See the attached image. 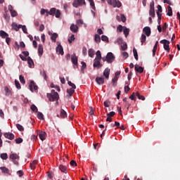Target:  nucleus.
Listing matches in <instances>:
<instances>
[{
  "mask_svg": "<svg viewBox=\"0 0 180 180\" xmlns=\"http://www.w3.org/2000/svg\"><path fill=\"white\" fill-rule=\"evenodd\" d=\"M46 136H47V134H46V132H44V131H41L39 134V139L42 141L46 140Z\"/></svg>",
  "mask_w": 180,
  "mask_h": 180,
  "instance_id": "412c9836",
  "label": "nucleus"
},
{
  "mask_svg": "<svg viewBox=\"0 0 180 180\" xmlns=\"http://www.w3.org/2000/svg\"><path fill=\"white\" fill-rule=\"evenodd\" d=\"M19 79H20V82H21V84H26V82L25 81V77L22 75H20L19 77Z\"/></svg>",
  "mask_w": 180,
  "mask_h": 180,
  "instance_id": "09e8293b",
  "label": "nucleus"
},
{
  "mask_svg": "<svg viewBox=\"0 0 180 180\" xmlns=\"http://www.w3.org/2000/svg\"><path fill=\"white\" fill-rule=\"evenodd\" d=\"M57 37H58V34H57V33H53L51 37V39L52 41H54V43H56V41H57Z\"/></svg>",
  "mask_w": 180,
  "mask_h": 180,
  "instance_id": "c756f323",
  "label": "nucleus"
},
{
  "mask_svg": "<svg viewBox=\"0 0 180 180\" xmlns=\"http://www.w3.org/2000/svg\"><path fill=\"white\" fill-rule=\"evenodd\" d=\"M94 41L96 43H101V36H99L98 34H96L94 36Z\"/></svg>",
  "mask_w": 180,
  "mask_h": 180,
  "instance_id": "473e14b6",
  "label": "nucleus"
},
{
  "mask_svg": "<svg viewBox=\"0 0 180 180\" xmlns=\"http://www.w3.org/2000/svg\"><path fill=\"white\" fill-rule=\"evenodd\" d=\"M101 40L103 41H109V38H108L105 35H102Z\"/></svg>",
  "mask_w": 180,
  "mask_h": 180,
  "instance_id": "6e6d98bb",
  "label": "nucleus"
},
{
  "mask_svg": "<svg viewBox=\"0 0 180 180\" xmlns=\"http://www.w3.org/2000/svg\"><path fill=\"white\" fill-rule=\"evenodd\" d=\"M27 63L29 65L30 68H32V65L34 64V63L33 62V60L32 59V58H30V56H28V58H27Z\"/></svg>",
  "mask_w": 180,
  "mask_h": 180,
  "instance_id": "393cba45",
  "label": "nucleus"
},
{
  "mask_svg": "<svg viewBox=\"0 0 180 180\" xmlns=\"http://www.w3.org/2000/svg\"><path fill=\"white\" fill-rule=\"evenodd\" d=\"M15 85L18 89H20L22 88L20 86V83L17 79L15 80Z\"/></svg>",
  "mask_w": 180,
  "mask_h": 180,
  "instance_id": "49530a36",
  "label": "nucleus"
},
{
  "mask_svg": "<svg viewBox=\"0 0 180 180\" xmlns=\"http://www.w3.org/2000/svg\"><path fill=\"white\" fill-rule=\"evenodd\" d=\"M67 92L70 95V96H72L74 92H75V90H74V89H68Z\"/></svg>",
  "mask_w": 180,
  "mask_h": 180,
  "instance_id": "4c0bfd02",
  "label": "nucleus"
},
{
  "mask_svg": "<svg viewBox=\"0 0 180 180\" xmlns=\"http://www.w3.org/2000/svg\"><path fill=\"white\" fill-rule=\"evenodd\" d=\"M56 11L57 9H56V8H51L49 11V15H51V16H54L56 15Z\"/></svg>",
  "mask_w": 180,
  "mask_h": 180,
  "instance_id": "c9c22d12",
  "label": "nucleus"
},
{
  "mask_svg": "<svg viewBox=\"0 0 180 180\" xmlns=\"http://www.w3.org/2000/svg\"><path fill=\"white\" fill-rule=\"evenodd\" d=\"M10 13H11L12 18H15V17L18 16V12H16V11H15V10L10 11Z\"/></svg>",
  "mask_w": 180,
  "mask_h": 180,
  "instance_id": "a18cd8bd",
  "label": "nucleus"
},
{
  "mask_svg": "<svg viewBox=\"0 0 180 180\" xmlns=\"http://www.w3.org/2000/svg\"><path fill=\"white\" fill-rule=\"evenodd\" d=\"M115 56H113V53L112 52H109L107 53L106 56V61L108 63V64H112V61H115Z\"/></svg>",
  "mask_w": 180,
  "mask_h": 180,
  "instance_id": "0eeeda50",
  "label": "nucleus"
},
{
  "mask_svg": "<svg viewBox=\"0 0 180 180\" xmlns=\"http://www.w3.org/2000/svg\"><path fill=\"white\" fill-rule=\"evenodd\" d=\"M4 137L8 139V140H13L15 139V135L11 132L4 133Z\"/></svg>",
  "mask_w": 180,
  "mask_h": 180,
  "instance_id": "4468645a",
  "label": "nucleus"
},
{
  "mask_svg": "<svg viewBox=\"0 0 180 180\" xmlns=\"http://www.w3.org/2000/svg\"><path fill=\"white\" fill-rule=\"evenodd\" d=\"M0 169L4 174H9V169L5 167H0Z\"/></svg>",
  "mask_w": 180,
  "mask_h": 180,
  "instance_id": "2f4dec72",
  "label": "nucleus"
},
{
  "mask_svg": "<svg viewBox=\"0 0 180 180\" xmlns=\"http://www.w3.org/2000/svg\"><path fill=\"white\" fill-rule=\"evenodd\" d=\"M56 53L60 54V56H64V49H63V46H61V44L58 45L56 47Z\"/></svg>",
  "mask_w": 180,
  "mask_h": 180,
  "instance_id": "ddd939ff",
  "label": "nucleus"
},
{
  "mask_svg": "<svg viewBox=\"0 0 180 180\" xmlns=\"http://www.w3.org/2000/svg\"><path fill=\"white\" fill-rule=\"evenodd\" d=\"M96 82H97L98 85H103L105 84V78L97 77L96 78Z\"/></svg>",
  "mask_w": 180,
  "mask_h": 180,
  "instance_id": "2eb2a0df",
  "label": "nucleus"
},
{
  "mask_svg": "<svg viewBox=\"0 0 180 180\" xmlns=\"http://www.w3.org/2000/svg\"><path fill=\"white\" fill-rule=\"evenodd\" d=\"M31 110H32V112H37L38 109L36 105H34V104H32L30 107Z\"/></svg>",
  "mask_w": 180,
  "mask_h": 180,
  "instance_id": "de8ad7c7",
  "label": "nucleus"
},
{
  "mask_svg": "<svg viewBox=\"0 0 180 180\" xmlns=\"http://www.w3.org/2000/svg\"><path fill=\"white\" fill-rule=\"evenodd\" d=\"M55 16L56 18H60V16H61V11H60V10H56Z\"/></svg>",
  "mask_w": 180,
  "mask_h": 180,
  "instance_id": "603ef678",
  "label": "nucleus"
},
{
  "mask_svg": "<svg viewBox=\"0 0 180 180\" xmlns=\"http://www.w3.org/2000/svg\"><path fill=\"white\" fill-rule=\"evenodd\" d=\"M93 67L94 68H102L103 65L101 63V59H94Z\"/></svg>",
  "mask_w": 180,
  "mask_h": 180,
  "instance_id": "6e6552de",
  "label": "nucleus"
},
{
  "mask_svg": "<svg viewBox=\"0 0 180 180\" xmlns=\"http://www.w3.org/2000/svg\"><path fill=\"white\" fill-rule=\"evenodd\" d=\"M129 99H131V101H136V94L132 93V94L129 96Z\"/></svg>",
  "mask_w": 180,
  "mask_h": 180,
  "instance_id": "4d7b16f0",
  "label": "nucleus"
},
{
  "mask_svg": "<svg viewBox=\"0 0 180 180\" xmlns=\"http://www.w3.org/2000/svg\"><path fill=\"white\" fill-rule=\"evenodd\" d=\"M110 75V69L109 68H105L103 72V76L106 79H109V75Z\"/></svg>",
  "mask_w": 180,
  "mask_h": 180,
  "instance_id": "f3484780",
  "label": "nucleus"
},
{
  "mask_svg": "<svg viewBox=\"0 0 180 180\" xmlns=\"http://www.w3.org/2000/svg\"><path fill=\"white\" fill-rule=\"evenodd\" d=\"M122 41H123V39H122V38H118V39H117V41H116V43H117V44H122Z\"/></svg>",
  "mask_w": 180,
  "mask_h": 180,
  "instance_id": "338daca9",
  "label": "nucleus"
},
{
  "mask_svg": "<svg viewBox=\"0 0 180 180\" xmlns=\"http://www.w3.org/2000/svg\"><path fill=\"white\" fill-rule=\"evenodd\" d=\"M78 25H75V24H72L70 26V30L72 33H77L78 32Z\"/></svg>",
  "mask_w": 180,
  "mask_h": 180,
  "instance_id": "aec40b11",
  "label": "nucleus"
},
{
  "mask_svg": "<svg viewBox=\"0 0 180 180\" xmlns=\"http://www.w3.org/2000/svg\"><path fill=\"white\" fill-rule=\"evenodd\" d=\"M58 168H59L60 171H61V172H64V174H67V166L60 165Z\"/></svg>",
  "mask_w": 180,
  "mask_h": 180,
  "instance_id": "4be33fe9",
  "label": "nucleus"
},
{
  "mask_svg": "<svg viewBox=\"0 0 180 180\" xmlns=\"http://www.w3.org/2000/svg\"><path fill=\"white\" fill-rule=\"evenodd\" d=\"M0 157L1 160H8V153H1Z\"/></svg>",
  "mask_w": 180,
  "mask_h": 180,
  "instance_id": "79ce46f5",
  "label": "nucleus"
},
{
  "mask_svg": "<svg viewBox=\"0 0 180 180\" xmlns=\"http://www.w3.org/2000/svg\"><path fill=\"white\" fill-rule=\"evenodd\" d=\"M115 115L116 112H115V111H112L107 114V117H113V116H115Z\"/></svg>",
  "mask_w": 180,
  "mask_h": 180,
  "instance_id": "3c124183",
  "label": "nucleus"
},
{
  "mask_svg": "<svg viewBox=\"0 0 180 180\" xmlns=\"http://www.w3.org/2000/svg\"><path fill=\"white\" fill-rule=\"evenodd\" d=\"M94 56H95V51L92 49H89V56L94 58Z\"/></svg>",
  "mask_w": 180,
  "mask_h": 180,
  "instance_id": "72a5a7b5",
  "label": "nucleus"
},
{
  "mask_svg": "<svg viewBox=\"0 0 180 180\" xmlns=\"http://www.w3.org/2000/svg\"><path fill=\"white\" fill-rule=\"evenodd\" d=\"M68 84L69 86L72 87V89H77V86H75V84L74 83L68 81Z\"/></svg>",
  "mask_w": 180,
  "mask_h": 180,
  "instance_id": "a19ab883",
  "label": "nucleus"
},
{
  "mask_svg": "<svg viewBox=\"0 0 180 180\" xmlns=\"http://www.w3.org/2000/svg\"><path fill=\"white\" fill-rule=\"evenodd\" d=\"M103 105L105 108H109V105H110V102L109 101H104Z\"/></svg>",
  "mask_w": 180,
  "mask_h": 180,
  "instance_id": "69168bd1",
  "label": "nucleus"
},
{
  "mask_svg": "<svg viewBox=\"0 0 180 180\" xmlns=\"http://www.w3.org/2000/svg\"><path fill=\"white\" fill-rule=\"evenodd\" d=\"M89 2H90V6L93 10H91V13H93L94 16H95L96 13L94 11L96 10V8L95 7V2H94V0H89Z\"/></svg>",
  "mask_w": 180,
  "mask_h": 180,
  "instance_id": "dca6fc26",
  "label": "nucleus"
},
{
  "mask_svg": "<svg viewBox=\"0 0 180 180\" xmlns=\"http://www.w3.org/2000/svg\"><path fill=\"white\" fill-rule=\"evenodd\" d=\"M134 57L135 60H139V53H137V49L136 48L133 49Z\"/></svg>",
  "mask_w": 180,
  "mask_h": 180,
  "instance_id": "c85d7f7f",
  "label": "nucleus"
},
{
  "mask_svg": "<svg viewBox=\"0 0 180 180\" xmlns=\"http://www.w3.org/2000/svg\"><path fill=\"white\" fill-rule=\"evenodd\" d=\"M130 91V87L129 86H124V92L125 94H129V91Z\"/></svg>",
  "mask_w": 180,
  "mask_h": 180,
  "instance_id": "e2e57ef3",
  "label": "nucleus"
},
{
  "mask_svg": "<svg viewBox=\"0 0 180 180\" xmlns=\"http://www.w3.org/2000/svg\"><path fill=\"white\" fill-rule=\"evenodd\" d=\"M77 25L78 26H80V25H84V21L82 20H77Z\"/></svg>",
  "mask_w": 180,
  "mask_h": 180,
  "instance_id": "0e129e2a",
  "label": "nucleus"
},
{
  "mask_svg": "<svg viewBox=\"0 0 180 180\" xmlns=\"http://www.w3.org/2000/svg\"><path fill=\"white\" fill-rule=\"evenodd\" d=\"M168 16H172V8L171 6H168V12L167 13Z\"/></svg>",
  "mask_w": 180,
  "mask_h": 180,
  "instance_id": "c03bdc74",
  "label": "nucleus"
},
{
  "mask_svg": "<svg viewBox=\"0 0 180 180\" xmlns=\"http://www.w3.org/2000/svg\"><path fill=\"white\" fill-rule=\"evenodd\" d=\"M16 127L19 131H25V128L20 124H16Z\"/></svg>",
  "mask_w": 180,
  "mask_h": 180,
  "instance_id": "e433bc0d",
  "label": "nucleus"
},
{
  "mask_svg": "<svg viewBox=\"0 0 180 180\" xmlns=\"http://www.w3.org/2000/svg\"><path fill=\"white\" fill-rule=\"evenodd\" d=\"M108 5H111L113 8H120L122 3L119 0H107Z\"/></svg>",
  "mask_w": 180,
  "mask_h": 180,
  "instance_id": "f03ea898",
  "label": "nucleus"
},
{
  "mask_svg": "<svg viewBox=\"0 0 180 180\" xmlns=\"http://www.w3.org/2000/svg\"><path fill=\"white\" fill-rule=\"evenodd\" d=\"M86 5L85 0H75L72 3L74 8H78V6H82Z\"/></svg>",
  "mask_w": 180,
  "mask_h": 180,
  "instance_id": "423d86ee",
  "label": "nucleus"
},
{
  "mask_svg": "<svg viewBox=\"0 0 180 180\" xmlns=\"http://www.w3.org/2000/svg\"><path fill=\"white\" fill-rule=\"evenodd\" d=\"M38 54H39V57H41V56H43V45H41V44H39Z\"/></svg>",
  "mask_w": 180,
  "mask_h": 180,
  "instance_id": "5701e85b",
  "label": "nucleus"
},
{
  "mask_svg": "<svg viewBox=\"0 0 180 180\" xmlns=\"http://www.w3.org/2000/svg\"><path fill=\"white\" fill-rule=\"evenodd\" d=\"M121 49H122V51H125V50H127V44L126 42H124L121 45Z\"/></svg>",
  "mask_w": 180,
  "mask_h": 180,
  "instance_id": "ea45409f",
  "label": "nucleus"
},
{
  "mask_svg": "<svg viewBox=\"0 0 180 180\" xmlns=\"http://www.w3.org/2000/svg\"><path fill=\"white\" fill-rule=\"evenodd\" d=\"M4 18L7 22H9V20H11V16L8 15V11L5 12Z\"/></svg>",
  "mask_w": 180,
  "mask_h": 180,
  "instance_id": "f704fd0d",
  "label": "nucleus"
},
{
  "mask_svg": "<svg viewBox=\"0 0 180 180\" xmlns=\"http://www.w3.org/2000/svg\"><path fill=\"white\" fill-rule=\"evenodd\" d=\"M0 36H1V37H2V39H6V37H8L9 36V34H8V33H6L5 31L1 30Z\"/></svg>",
  "mask_w": 180,
  "mask_h": 180,
  "instance_id": "b1692460",
  "label": "nucleus"
},
{
  "mask_svg": "<svg viewBox=\"0 0 180 180\" xmlns=\"http://www.w3.org/2000/svg\"><path fill=\"white\" fill-rule=\"evenodd\" d=\"M81 64H82L81 70H82V71H83V70H85V68H86V63H85V62L82 61L81 63Z\"/></svg>",
  "mask_w": 180,
  "mask_h": 180,
  "instance_id": "13d9d810",
  "label": "nucleus"
},
{
  "mask_svg": "<svg viewBox=\"0 0 180 180\" xmlns=\"http://www.w3.org/2000/svg\"><path fill=\"white\" fill-rule=\"evenodd\" d=\"M21 28L22 30L23 33L27 34V28H26V25H22Z\"/></svg>",
  "mask_w": 180,
  "mask_h": 180,
  "instance_id": "864d4df0",
  "label": "nucleus"
},
{
  "mask_svg": "<svg viewBox=\"0 0 180 180\" xmlns=\"http://www.w3.org/2000/svg\"><path fill=\"white\" fill-rule=\"evenodd\" d=\"M71 167H77V162H75V160H72L70 162Z\"/></svg>",
  "mask_w": 180,
  "mask_h": 180,
  "instance_id": "052dcab7",
  "label": "nucleus"
},
{
  "mask_svg": "<svg viewBox=\"0 0 180 180\" xmlns=\"http://www.w3.org/2000/svg\"><path fill=\"white\" fill-rule=\"evenodd\" d=\"M117 32H120L122 33L123 32V26L122 25H120L117 28Z\"/></svg>",
  "mask_w": 180,
  "mask_h": 180,
  "instance_id": "bf43d9fd",
  "label": "nucleus"
},
{
  "mask_svg": "<svg viewBox=\"0 0 180 180\" xmlns=\"http://www.w3.org/2000/svg\"><path fill=\"white\" fill-rule=\"evenodd\" d=\"M160 44H163L164 49L167 51V53H169V41L167 39H162L160 41Z\"/></svg>",
  "mask_w": 180,
  "mask_h": 180,
  "instance_id": "39448f33",
  "label": "nucleus"
},
{
  "mask_svg": "<svg viewBox=\"0 0 180 180\" xmlns=\"http://www.w3.org/2000/svg\"><path fill=\"white\" fill-rule=\"evenodd\" d=\"M71 60L74 65H78V57H77V55H75V53H73L71 56Z\"/></svg>",
  "mask_w": 180,
  "mask_h": 180,
  "instance_id": "9b49d317",
  "label": "nucleus"
},
{
  "mask_svg": "<svg viewBox=\"0 0 180 180\" xmlns=\"http://www.w3.org/2000/svg\"><path fill=\"white\" fill-rule=\"evenodd\" d=\"M95 60H102V54L101 53V51H97L96 53Z\"/></svg>",
  "mask_w": 180,
  "mask_h": 180,
  "instance_id": "bb28decb",
  "label": "nucleus"
},
{
  "mask_svg": "<svg viewBox=\"0 0 180 180\" xmlns=\"http://www.w3.org/2000/svg\"><path fill=\"white\" fill-rule=\"evenodd\" d=\"M75 40V37L74 36V34H72L70 37V39H68L69 43H72V41H74Z\"/></svg>",
  "mask_w": 180,
  "mask_h": 180,
  "instance_id": "5fc2aeb1",
  "label": "nucleus"
},
{
  "mask_svg": "<svg viewBox=\"0 0 180 180\" xmlns=\"http://www.w3.org/2000/svg\"><path fill=\"white\" fill-rule=\"evenodd\" d=\"M123 32H124L125 37H127L129 36V33H130V30L128 28H125V29H124Z\"/></svg>",
  "mask_w": 180,
  "mask_h": 180,
  "instance_id": "58836bf2",
  "label": "nucleus"
},
{
  "mask_svg": "<svg viewBox=\"0 0 180 180\" xmlns=\"http://www.w3.org/2000/svg\"><path fill=\"white\" fill-rule=\"evenodd\" d=\"M120 71H117L115 74V77L112 79V86H116V82H117V80L119 79V75H120Z\"/></svg>",
  "mask_w": 180,
  "mask_h": 180,
  "instance_id": "1a4fd4ad",
  "label": "nucleus"
},
{
  "mask_svg": "<svg viewBox=\"0 0 180 180\" xmlns=\"http://www.w3.org/2000/svg\"><path fill=\"white\" fill-rule=\"evenodd\" d=\"M136 72H139V74H142V72H144V68L141 66H139L137 65L134 67Z\"/></svg>",
  "mask_w": 180,
  "mask_h": 180,
  "instance_id": "a211bd4d",
  "label": "nucleus"
},
{
  "mask_svg": "<svg viewBox=\"0 0 180 180\" xmlns=\"http://www.w3.org/2000/svg\"><path fill=\"white\" fill-rule=\"evenodd\" d=\"M146 40H147V37L146 36V34H142L141 37V46H143V44H144V43H146Z\"/></svg>",
  "mask_w": 180,
  "mask_h": 180,
  "instance_id": "a878e982",
  "label": "nucleus"
},
{
  "mask_svg": "<svg viewBox=\"0 0 180 180\" xmlns=\"http://www.w3.org/2000/svg\"><path fill=\"white\" fill-rule=\"evenodd\" d=\"M143 32L148 37L151 35V28H150V27H145L143 29Z\"/></svg>",
  "mask_w": 180,
  "mask_h": 180,
  "instance_id": "f8f14e48",
  "label": "nucleus"
},
{
  "mask_svg": "<svg viewBox=\"0 0 180 180\" xmlns=\"http://www.w3.org/2000/svg\"><path fill=\"white\" fill-rule=\"evenodd\" d=\"M10 160H11V161H13V164H15V165H19V162L18 160H19V155L17 153H11L9 157Z\"/></svg>",
  "mask_w": 180,
  "mask_h": 180,
  "instance_id": "7ed1b4c3",
  "label": "nucleus"
},
{
  "mask_svg": "<svg viewBox=\"0 0 180 180\" xmlns=\"http://www.w3.org/2000/svg\"><path fill=\"white\" fill-rule=\"evenodd\" d=\"M51 92V94H47V98H49V100L51 102L58 101V93L56 92L54 90H52Z\"/></svg>",
  "mask_w": 180,
  "mask_h": 180,
  "instance_id": "f257e3e1",
  "label": "nucleus"
},
{
  "mask_svg": "<svg viewBox=\"0 0 180 180\" xmlns=\"http://www.w3.org/2000/svg\"><path fill=\"white\" fill-rule=\"evenodd\" d=\"M30 89L32 92H33V91H37L38 89L37 85H36V83L34 81L30 82Z\"/></svg>",
  "mask_w": 180,
  "mask_h": 180,
  "instance_id": "9d476101",
  "label": "nucleus"
},
{
  "mask_svg": "<svg viewBox=\"0 0 180 180\" xmlns=\"http://www.w3.org/2000/svg\"><path fill=\"white\" fill-rule=\"evenodd\" d=\"M16 144H20L21 143H23V139L20 137L15 139Z\"/></svg>",
  "mask_w": 180,
  "mask_h": 180,
  "instance_id": "8fccbe9b",
  "label": "nucleus"
},
{
  "mask_svg": "<svg viewBox=\"0 0 180 180\" xmlns=\"http://www.w3.org/2000/svg\"><path fill=\"white\" fill-rule=\"evenodd\" d=\"M60 117H62L63 119L67 117V112H65V110H64L63 109L60 110Z\"/></svg>",
  "mask_w": 180,
  "mask_h": 180,
  "instance_id": "7c9ffc66",
  "label": "nucleus"
},
{
  "mask_svg": "<svg viewBox=\"0 0 180 180\" xmlns=\"http://www.w3.org/2000/svg\"><path fill=\"white\" fill-rule=\"evenodd\" d=\"M154 1H152L150 4L149 15L152 18H155V8L154 7Z\"/></svg>",
  "mask_w": 180,
  "mask_h": 180,
  "instance_id": "20e7f679",
  "label": "nucleus"
},
{
  "mask_svg": "<svg viewBox=\"0 0 180 180\" xmlns=\"http://www.w3.org/2000/svg\"><path fill=\"white\" fill-rule=\"evenodd\" d=\"M12 27L15 30V32H18L20 29H22V25H18L16 22H13Z\"/></svg>",
  "mask_w": 180,
  "mask_h": 180,
  "instance_id": "6ab92c4d",
  "label": "nucleus"
},
{
  "mask_svg": "<svg viewBox=\"0 0 180 180\" xmlns=\"http://www.w3.org/2000/svg\"><path fill=\"white\" fill-rule=\"evenodd\" d=\"M37 117L40 120H43V119H44V115H43V113H41V112H38Z\"/></svg>",
  "mask_w": 180,
  "mask_h": 180,
  "instance_id": "37998d69",
  "label": "nucleus"
},
{
  "mask_svg": "<svg viewBox=\"0 0 180 180\" xmlns=\"http://www.w3.org/2000/svg\"><path fill=\"white\" fill-rule=\"evenodd\" d=\"M42 77L44 78L45 81H47V75L46 74L45 71H43L42 72H41Z\"/></svg>",
  "mask_w": 180,
  "mask_h": 180,
  "instance_id": "680f3d73",
  "label": "nucleus"
},
{
  "mask_svg": "<svg viewBox=\"0 0 180 180\" xmlns=\"http://www.w3.org/2000/svg\"><path fill=\"white\" fill-rule=\"evenodd\" d=\"M136 96H137L138 99H140L141 101H146V97H144V96L140 95L139 91L136 93Z\"/></svg>",
  "mask_w": 180,
  "mask_h": 180,
  "instance_id": "cd10ccee",
  "label": "nucleus"
},
{
  "mask_svg": "<svg viewBox=\"0 0 180 180\" xmlns=\"http://www.w3.org/2000/svg\"><path fill=\"white\" fill-rule=\"evenodd\" d=\"M18 175H19L20 177L23 176V171L19 170L17 172Z\"/></svg>",
  "mask_w": 180,
  "mask_h": 180,
  "instance_id": "774afa93",
  "label": "nucleus"
}]
</instances>
